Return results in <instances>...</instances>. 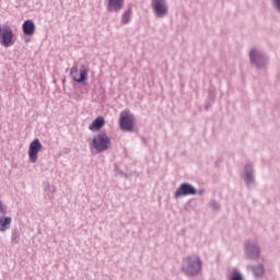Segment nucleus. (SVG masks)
<instances>
[{
  "label": "nucleus",
  "mask_w": 280,
  "mask_h": 280,
  "mask_svg": "<svg viewBox=\"0 0 280 280\" xmlns=\"http://www.w3.org/2000/svg\"><path fill=\"white\" fill-rule=\"evenodd\" d=\"M261 59V55H259V52H257L256 49H253L250 51V60L252 62H257V60Z\"/></svg>",
  "instance_id": "nucleus-14"
},
{
  "label": "nucleus",
  "mask_w": 280,
  "mask_h": 280,
  "mask_svg": "<svg viewBox=\"0 0 280 280\" xmlns=\"http://www.w3.org/2000/svg\"><path fill=\"white\" fill-rule=\"evenodd\" d=\"M201 270H202V260H200V257L192 255L184 258L183 272H185L187 277H196V275H200Z\"/></svg>",
  "instance_id": "nucleus-1"
},
{
  "label": "nucleus",
  "mask_w": 280,
  "mask_h": 280,
  "mask_svg": "<svg viewBox=\"0 0 280 280\" xmlns=\"http://www.w3.org/2000/svg\"><path fill=\"white\" fill-rule=\"evenodd\" d=\"M92 145L96 152H106L110 148V138H108L106 132L102 131L93 138Z\"/></svg>",
  "instance_id": "nucleus-3"
},
{
  "label": "nucleus",
  "mask_w": 280,
  "mask_h": 280,
  "mask_svg": "<svg viewBox=\"0 0 280 280\" xmlns=\"http://www.w3.org/2000/svg\"><path fill=\"white\" fill-rule=\"evenodd\" d=\"M70 74L74 82L81 84V82H84L86 78H89V69L84 65L80 66L79 69L78 67H72L70 70Z\"/></svg>",
  "instance_id": "nucleus-5"
},
{
  "label": "nucleus",
  "mask_w": 280,
  "mask_h": 280,
  "mask_svg": "<svg viewBox=\"0 0 280 280\" xmlns=\"http://www.w3.org/2000/svg\"><path fill=\"white\" fill-rule=\"evenodd\" d=\"M0 213H2V215H5L8 213V207H5L3 202H1V200H0Z\"/></svg>",
  "instance_id": "nucleus-16"
},
{
  "label": "nucleus",
  "mask_w": 280,
  "mask_h": 280,
  "mask_svg": "<svg viewBox=\"0 0 280 280\" xmlns=\"http://www.w3.org/2000/svg\"><path fill=\"white\" fill-rule=\"evenodd\" d=\"M152 5L158 16H165L167 14V5H165L164 0H153Z\"/></svg>",
  "instance_id": "nucleus-8"
},
{
  "label": "nucleus",
  "mask_w": 280,
  "mask_h": 280,
  "mask_svg": "<svg viewBox=\"0 0 280 280\" xmlns=\"http://www.w3.org/2000/svg\"><path fill=\"white\" fill-rule=\"evenodd\" d=\"M197 191L191 184L184 183L175 191V198H183V196H196Z\"/></svg>",
  "instance_id": "nucleus-7"
},
{
  "label": "nucleus",
  "mask_w": 280,
  "mask_h": 280,
  "mask_svg": "<svg viewBox=\"0 0 280 280\" xmlns=\"http://www.w3.org/2000/svg\"><path fill=\"white\" fill-rule=\"evenodd\" d=\"M119 126L121 130L126 132H132L135 130V116L130 110H122L119 116Z\"/></svg>",
  "instance_id": "nucleus-4"
},
{
  "label": "nucleus",
  "mask_w": 280,
  "mask_h": 280,
  "mask_svg": "<svg viewBox=\"0 0 280 280\" xmlns=\"http://www.w3.org/2000/svg\"><path fill=\"white\" fill-rule=\"evenodd\" d=\"M43 150V143H40V140L38 138H35L28 148V160L30 163H36L38 161V152Z\"/></svg>",
  "instance_id": "nucleus-6"
},
{
  "label": "nucleus",
  "mask_w": 280,
  "mask_h": 280,
  "mask_svg": "<svg viewBox=\"0 0 280 280\" xmlns=\"http://www.w3.org/2000/svg\"><path fill=\"white\" fill-rule=\"evenodd\" d=\"M230 280H242V275L237 271H235Z\"/></svg>",
  "instance_id": "nucleus-17"
},
{
  "label": "nucleus",
  "mask_w": 280,
  "mask_h": 280,
  "mask_svg": "<svg viewBox=\"0 0 280 280\" xmlns=\"http://www.w3.org/2000/svg\"><path fill=\"white\" fill-rule=\"evenodd\" d=\"M14 32L8 24L0 25V45L2 47H12L14 45Z\"/></svg>",
  "instance_id": "nucleus-2"
},
{
  "label": "nucleus",
  "mask_w": 280,
  "mask_h": 280,
  "mask_svg": "<svg viewBox=\"0 0 280 280\" xmlns=\"http://www.w3.org/2000/svg\"><path fill=\"white\" fill-rule=\"evenodd\" d=\"M12 224V218L10 217H0V231H8Z\"/></svg>",
  "instance_id": "nucleus-12"
},
{
  "label": "nucleus",
  "mask_w": 280,
  "mask_h": 280,
  "mask_svg": "<svg viewBox=\"0 0 280 280\" xmlns=\"http://www.w3.org/2000/svg\"><path fill=\"white\" fill-rule=\"evenodd\" d=\"M276 8L280 11V0H273Z\"/></svg>",
  "instance_id": "nucleus-18"
},
{
  "label": "nucleus",
  "mask_w": 280,
  "mask_h": 280,
  "mask_svg": "<svg viewBox=\"0 0 280 280\" xmlns=\"http://www.w3.org/2000/svg\"><path fill=\"white\" fill-rule=\"evenodd\" d=\"M106 124V120H104V117L98 116L96 119L93 120V122L89 126V130L92 132H97V130H102Z\"/></svg>",
  "instance_id": "nucleus-11"
},
{
  "label": "nucleus",
  "mask_w": 280,
  "mask_h": 280,
  "mask_svg": "<svg viewBox=\"0 0 280 280\" xmlns=\"http://www.w3.org/2000/svg\"><path fill=\"white\" fill-rule=\"evenodd\" d=\"M130 16H132L131 10H128L122 14V18H121L122 25H128V23H130Z\"/></svg>",
  "instance_id": "nucleus-13"
},
{
  "label": "nucleus",
  "mask_w": 280,
  "mask_h": 280,
  "mask_svg": "<svg viewBox=\"0 0 280 280\" xmlns=\"http://www.w3.org/2000/svg\"><path fill=\"white\" fill-rule=\"evenodd\" d=\"M254 252L256 253V255H259V247L254 246Z\"/></svg>",
  "instance_id": "nucleus-19"
},
{
  "label": "nucleus",
  "mask_w": 280,
  "mask_h": 280,
  "mask_svg": "<svg viewBox=\"0 0 280 280\" xmlns=\"http://www.w3.org/2000/svg\"><path fill=\"white\" fill-rule=\"evenodd\" d=\"M126 0H107V12H119Z\"/></svg>",
  "instance_id": "nucleus-9"
},
{
  "label": "nucleus",
  "mask_w": 280,
  "mask_h": 280,
  "mask_svg": "<svg viewBox=\"0 0 280 280\" xmlns=\"http://www.w3.org/2000/svg\"><path fill=\"white\" fill-rule=\"evenodd\" d=\"M23 34L24 36H34V33L36 32V24H34V21L26 20L22 25Z\"/></svg>",
  "instance_id": "nucleus-10"
},
{
  "label": "nucleus",
  "mask_w": 280,
  "mask_h": 280,
  "mask_svg": "<svg viewBox=\"0 0 280 280\" xmlns=\"http://www.w3.org/2000/svg\"><path fill=\"white\" fill-rule=\"evenodd\" d=\"M255 277H262L264 276V266L259 265L254 268L253 270Z\"/></svg>",
  "instance_id": "nucleus-15"
}]
</instances>
